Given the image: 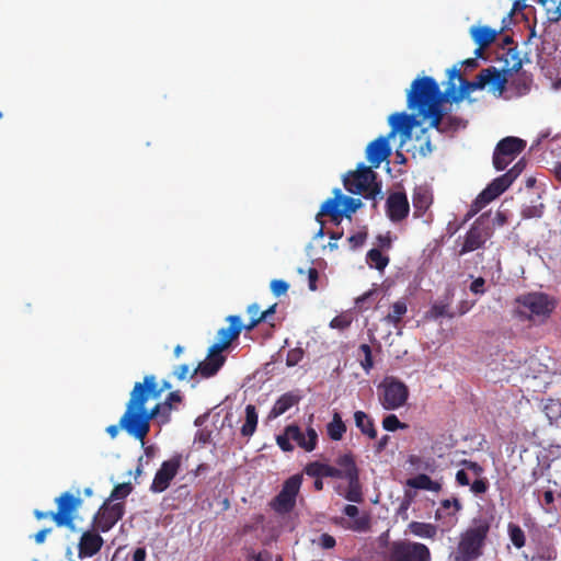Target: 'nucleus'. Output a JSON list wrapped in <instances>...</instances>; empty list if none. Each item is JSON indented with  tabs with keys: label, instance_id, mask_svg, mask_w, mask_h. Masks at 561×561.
Returning <instances> with one entry per match:
<instances>
[{
	"label": "nucleus",
	"instance_id": "f257e3e1",
	"mask_svg": "<svg viewBox=\"0 0 561 561\" xmlns=\"http://www.w3.org/2000/svg\"><path fill=\"white\" fill-rule=\"evenodd\" d=\"M507 79L497 70L496 67L482 69L476 80L465 79L457 67L448 70V84L445 94L454 102L461 101L470 92L482 90L489 87V91L501 96L505 91Z\"/></svg>",
	"mask_w": 561,
	"mask_h": 561
},
{
	"label": "nucleus",
	"instance_id": "f03ea898",
	"mask_svg": "<svg viewBox=\"0 0 561 561\" xmlns=\"http://www.w3.org/2000/svg\"><path fill=\"white\" fill-rule=\"evenodd\" d=\"M146 402L140 388L137 390L133 388L126 410L119 419L121 428L141 443L150 432V421L154 419L151 415V410L145 408Z\"/></svg>",
	"mask_w": 561,
	"mask_h": 561
},
{
	"label": "nucleus",
	"instance_id": "7ed1b4c3",
	"mask_svg": "<svg viewBox=\"0 0 561 561\" xmlns=\"http://www.w3.org/2000/svg\"><path fill=\"white\" fill-rule=\"evenodd\" d=\"M490 531V523L486 519H473L459 538L453 561H476L483 554L485 540Z\"/></svg>",
	"mask_w": 561,
	"mask_h": 561
},
{
	"label": "nucleus",
	"instance_id": "20e7f679",
	"mask_svg": "<svg viewBox=\"0 0 561 561\" xmlns=\"http://www.w3.org/2000/svg\"><path fill=\"white\" fill-rule=\"evenodd\" d=\"M443 94L438 83L432 77H421L412 81L411 88L407 93V104L412 111L417 113L433 111L434 107L442 104Z\"/></svg>",
	"mask_w": 561,
	"mask_h": 561
},
{
	"label": "nucleus",
	"instance_id": "39448f33",
	"mask_svg": "<svg viewBox=\"0 0 561 561\" xmlns=\"http://www.w3.org/2000/svg\"><path fill=\"white\" fill-rule=\"evenodd\" d=\"M376 176L370 167L360 163L355 171H350L344 176V187L352 194H363L365 198L374 199L381 191V185L376 181Z\"/></svg>",
	"mask_w": 561,
	"mask_h": 561
},
{
	"label": "nucleus",
	"instance_id": "423d86ee",
	"mask_svg": "<svg viewBox=\"0 0 561 561\" xmlns=\"http://www.w3.org/2000/svg\"><path fill=\"white\" fill-rule=\"evenodd\" d=\"M517 302L519 316L535 323L545 321L554 309V304L542 293L523 295L517 298Z\"/></svg>",
	"mask_w": 561,
	"mask_h": 561
},
{
	"label": "nucleus",
	"instance_id": "0eeeda50",
	"mask_svg": "<svg viewBox=\"0 0 561 561\" xmlns=\"http://www.w3.org/2000/svg\"><path fill=\"white\" fill-rule=\"evenodd\" d=\"M80 494L81 491L78 489L77 495L64 492L55 500L57 511L50 512V517L58 527H67L72 531L76 530L75 514L83 503Z\"/></svg>",
	"mask_w": 561,
	"mask_h": 561
},
{
	"label": "nucleus",
	"instance_id": "6e6552de",
	"mask_svg": "<svg viewBox=\"0 0 561 561\" xmlns=\"http://www.w3.org/2000/svg\"><path fill=\"white\" fill-rule=\"evenodd\" d=\"M409 398L407 385L394 377H386L378 386V400L385 410L403 407Z\"/></svg>",
	"mask_w": 561,
	"mask_h": 561
},
{
	"label": "nucleus",
	"instance_id": "1a4fd4ad",
	"mask_svg": "<svg viewBox=\"0 0 561 561\" xmlns=\"http://www.w3.org/2000/svg\"><path fill=\"white\" fill-rule=\"evenodd\" d=\"M522 138L507 136L501 139L493 151L492 162L497 171L505 170L526 148Z\"/></svg>",
	"mask_w": 561,
	"mask_h": 561
},
{
	"label": "nucleus",
	"instance_id": "9d476101",
	"mask_svg": "<svg viewBox=\"0 0 561 561\" xmlns=\"http://www.w3.org/2000/svg\"><path fill=\"white\" fill-rule=\"evenodd\" d=\"M387 561H431V551L424 543L398 540L390 545Z\"/></svg>",
	"mask_w": 561,
	"mask_h": 561
},
{
	"label": "nucleus",
	"instance_id": "9b49d317",
	"mask_svg": "<svg viewBox=\"0 0 561 561\" xmlns=\"http://www.w3.org/2000/svg\"><path fill=\"white\" fill-rule=\"evenodd\" d=\"M302 483L300 474H294L288 478L280 492L273 499L271 506L278 514H288L296 506V499Z\"/></svg>",
	"mask_w": 561,
	"mask_h": 561
},
{
	"label": "nucleus",
	"instance_id": "f8f14e48",
	"mask_svg": "<svg viewBox=\"0 0 561 561\" xmlns=\"http://www.w3.org/2000/svg\"><path fill=\"white\" fill-rule=\"evenodd\" d=\"M111 503L105 501L93 517L94 528L99 531L107 533L125 514L124 502Z\"/></svg>",
	"mask_w": 561,
	"mask_h": 561
},
{
	"label": "nucleus",
	"instance_id": "ddd939ff",
	"mask_svg": "<svg viewBox=\"0 0 561 561\" xmlns=\"http://www.w3.org/2000/svg\"><path fill=\"white\" fill-rule=\"evenodd\" d=\"M484 217L485 214L481 215L467 231L459 255L483 248L484 243L492 237L491 227L482 222Z\"/></svg>",
	"mask_w": 561,
	"mask_h": 561
},
{
	"label": "nucleus",
	"instance_id": "4468645a",
	"mask_svg": "<svg viewBox=\"0 0 561 561\" xmlns=\"http://www.w3.org/2000/svg\"><path fill=\"white\" fill-rule=\"evenodd\" d=\"M513 182L504 173L495 178L476 198L471 206V210L468 213V217L476 215L485 205L497 198L503 194Z\"/></svg>",
	"mask_w": 561,
	"mask_h": 561
},
{
	"label": "nucleus",
	"instance_id": "2eb2a0df",
	"mask_svg": "<svg viewBox=\"0 0 561 561\" xmlns=\"http://www.w3.org/2000/svg\"><path fill=\"white\" fill-rule=\"evenodd\" d=\"M181 467V457L175 456L161 463L160 468L154 474L153 481L150 485V491L153 493H161L165 491L171 481L178 474Z\"/></svg>",
	"mask_w": 561,
	"mask_h": 561
},
{
	"label": "nucleus",
	"instance_id": "dca6fc26",
	"mask_svg": "<svg viewBox=\"0 0 561 561\" xmlns=\"http://www.w3.org/2000/svg\"><path fill=\"white\" fill-rule=\"evenodd\" d=\"M227 321L229 322L228 328H221L217 332V342L211 345L215 352L222 353L226 348L230 346L232 341L237 340L243 330L242 322L239 316H229L227 317Z\"/></svg>",
	"mask_w": 561,
	"mask_h": 561
},
{
	"label": "nucleus",
	"instance_id": "f3484780",
	"mask_svg": "<svg viewBox=\"0 0 561 561\" xmlns=\"http://www.w3.org/2000/svg\"><path fill=\"white\" fill-rule=\"evenodd\" d=\"M410 211L407 194L403 192L391 193L386 202V213L392 222L405 219Z\"/></svg>",
	"mask_w": 561,
	"mask_h": 561
},
{
	"label": "nucleus",
	"instance_id": "a211bd4d",
	"mask_svg": "<svg viewBox=\"0 0 561 561\" xmlns=\"http://www.w3.org/2000/svg\"><path fill=\"white\" fill-rule=\"evenodd\" d=\"M344 515L352 518V522L347 525L344 524V519H335V524H339L347 529H351L356 533H366L371 527V520L368 513H363L359 515V510L357 506L353 504H347L343 508Z\"/></svg>",
	"mask_w": 561,
	"mask_h": 561
},
{
	"label": "nucleus",
	"instance_id": "6ab92c4d",
	"mask_svg": "<svg viewBox=\"0 0 561 561\" xmlns=\"http://www.w3.org/2000/svg\"><path fill=\"white\" fill-rule=\"evenodd\" d=\"M225 362L226 356L220 352H215V350L210 347L207 357L198 364L192 376L199 375L203 378H210L219 371Z\"/></svg>",
	"mask_w": 561,
	"mask_h": 561
},
{
	"label": "nucleus",
	"instance_id": "aec40b11",
	"mask_svg": "<svg viewBox=\"0 0 561 561\" xmlns=\"http://www.w3.org/2000/svg\"><path fill=\"white\" fill-rule=\"evenodd\" d=\"M99 530L84 531L78 543V556L80 559L95 556L102 548L104 540L98 533Z\"/></svg>",
	"mask_w": 561,
	"mask_h": 561
},
{
	"label": "nucleus",
	"instance_id": "412c9836",
	"mask_svg": "<svg viewBox=\"0 0 561 561\" xmlns=\"http://www.w3.org/2000/svg\"><path fill=\"white\" fill-rule=\"evenodd\" d=\"M390 137H379L371 141L366 149V158L370 162V168H378L380 163L386 160L390 153L391 148L389 145Z\"/></svg>",
	"mask_w": 561,
	"mask_h": 561
},
{
	"label": "nucleus",
	"instance_id": "4be33fe9",
	"mask_svg": "<svg viewBox=\"0 0 561 561\" xmlns=\"http://www.w3.org/2000/svg\"><path fill=\"white\" fill-rule=\"evenodd\" d=\"M137 388H140L142 397L148 401L150 398H160L162 392L172 388V385L167 380H163L161 385H159L154 375H146L142 382H136L134 385V389L137 390Z\"/></svg>",
	"mask_w": 561,
	"mask_h": 561
},
{
	"label": "nucleus",
	"instance_id": "5701e85b",
	"mask_svg": "<svg viewBox=\"0 0 561 561\" xmlns=\"http://www.w3.org/2000/svg\"><path fill=\"white\" fill-rule=\"evenodd\" d=\"M287 432L291 440L306 451H312L318 443V434L314 428L308 427L307 433L304 434L300 427L296 424L287 425Z\"/></svg>",
	"mask_w": 561,
	"mask_h": 561
},
{
	"label": "nucleus",
	"instance_id": "b1692460",
	"mask_svg": "<svg viewBox=\"0 0 561 561\" xmlns=\"http://www.w3.org/2000/svg\"><path fill=\"white\" fill-rule=\"evenodd\" d=\"M419 115L423 116V118H430V127L439 131L456 129L458 127V119L456 117L448 116L446 119H444V113L442 111L440 104L434 107L433 111H424L419 113Z\"/></svg>",
	"mask_w": 561,
	"mask_h": 561
},
{
	"label": "nucleus",
	"instance_id": "393cba45",
	"mask_svg": "<svg viewBox=\"0 0 561 561\" xmlns=\"http://www.w3.org/2000/svg\"><path fill=\"white\" fill-rule=\"evenodd\" d=\"M413 124L414 117L412 115H408L407 113H393L389 117L391 130L388 137H393L397 133H400L404 139L410 138Z\"/></svg>",
	"mask_w": 561,
	"mask_h": 561
},
{
	"label": "nucleus",
	"instance_id": "a878e982",
	"mask_svg": "<svg viewBox=\"0 0 561 561\" xmlns=\"http://www.w3.org/2000/svg\"><path fill=\"white\" fill-rule=\"evenodd\" d=\"M182 397L179 391H173L168 394L163 402L157 403L151 410V415L161 424L170 422L171 413L173 410V403H180Z\"/></svg>",
	"mask_w": 561,
	"mask_h": 561
},
{
	"label": "nucleus",
	"instance_id": "bb28decb",
	"mask_svg": "<svg viewBox=\"0 0 561 561\" xmlns=\"http://www.w3.org/2000/svg\"><path fill=\"white\" fill-rule=\"evenodd\" d=\"M470 34L474 43L478 45L476 56L481 57L483 49L495 41L497 32L489 26H474L471 27Z\"/></svg>",
	"mask_w": 561,
	"mask_h": 561
},
{
	"label": "nucleus",
	"instance_id": "cd10ccee",
	"mask_svg": "<svg viewBox=\"0 0 561 561\" xmlns=\"http://www.w3.org/2000/svg\"><path fill=\"white\" fill-rule=\"evenodd\" d=\"M334 194L333 198H329L322 204L317 217L329 216L332 221L339 224L343 217L341 209L343 195L339 188L334 190Z\"/></svg>",
	"mask_w": 561,
	"mask_h": 561
},
{
	"label": "nucleus",
	"instance_id": "c85d7f7f",
	"mask_svg": "<svg viewBox=\"0 0 561 561\" xmlns=\"http://www.w3.org/2000/svg\"><path fill=\"white\" fill-rule=\"evenodd\" d=\"M501 61L503 66L501 69V73L508 80V76H512L513 72H517L520 70L523 66L522 58L519 57V51L516 48H508L503 53L501 57Z\"/></svg>",
	"mask_w": 561,
	"mask_h": 561
},
{
	"label": "nucleus",
	"instance_id": "c756f323",
	"mask_svg": "<svg viewBox=\"0 0 561 561\" xmlns=\"http://www.w3.org/2000/svg\"><path fill=\"white\" fill-rule=\"evenodd\" d=\"M305 472L312 478H336L340 479L341 473L336 467L322 463L319 461L310 462L306 466Z\"/></svg>",
	"mask_w": 561,
	"mask_h": 561
},
{
	"label": "nucleus",
	"instance_id": "7c9ffc66",
	"mask_svg": "<svg viewBox=\"0 0 561 561\" xmlns=\"http://www.w3.org/2000/svg\"><path fill=\"white\" fill-rule=\"evenodd\" d=\"M354 422L356 427L360 431L363 435L367 436L370 439H375L377 437L375 422L373 417H370L366 412L355 411Z\"/></svg>",
	"mask_w": 561,
	"mask_h": 561
},
{
	"label": "nucleus",
	"instance_id": "2f4dec72",
	"mask_svg": "<svg viewBox=\"0 0 561 561\" xmlns=\"http://www.w3.org/2000/svg\"><path fill=\"white\" fill-rule=\"evenodd\" d=\"M300 398L291 392L282 394L270 411V417L275 419L287 412L291 407L299 402Z\"/></svg>",
	"mask_w": 561,
	"mask_h": 561
},
{
	"label": "nucleus",
	"instance_id": "473e14b6",
	"mask_svg": "<svg viewBox=\"0 0 561 561\" xmlns=\"http://www.w3.org/2000/svg\"><path fill=\"white\" fill-rule=\"evenodd\" d=\"M336 465L339 466V471L341 473L340 479H345L347 477L354 476L359 473V470L356 466L354 456L352 453H346L341 456H339L335 460Z\"/></svg>",
	"mask_w": 561,
	"mask_h": 561
},
{
	"label": "nucleus",
	"instance_id": "72a5a7b5",
	"mask_svg": "<svg viewBox=\"0 0 561 561\" xmlns=\"http://www.w3.org/2000/svg\"><path fill=\"white\" fill-rule=\"evenodd\" d=\"M348 482L344 497L352 503H362L364 501L363 488L359 481V473L345 478Z\"/></svg>",
	"mask_w": 561,
	"mask_h": 561
},
{
	"label": "nucleus",
	"instance_id": "f704fd0d",
	"mask_svg": "<svg viewBox=\"0 0 561 561\" xmlns=\"http://www.w3.org/2000/svg\"><path fill=\"white\" fill-rule=\"evenodd\" d=\"M408 530L420 538L434 539L437 535V526L431 523L411 522Z\"/></svg>",
	"mask_w": 561,
	"mask_h": 561
},
{
	"label": "nucleus",
	"instance_id": "c9c22d12",
	"mask_svg": "<svg viewBox=\"0 0 561 561\" xmlns=\"http://www.w3.org/2000/svg\"><path fill=\"white\" fill-rule=\"evenodd\" d=\"M257 412L256 408L253 404H248L245 407V420L243 425L241 426V435L244 437H251L257 427Z\"/></svg>",
	"mask_w": 561,
	"mask_h": 561
},
{
	"label": "nucleus",
	"instance_id": "e433bc0d",
	"mask_svg": "<svg viewBox=\"0 0 561 561\" xmlns=\"http://www.w3.org/2000/svg\"><path fill=\"white\" fill-rule=\"evenodd\" d=\"M409 485L419 489L438 492L442 489L439 482L432 480V478L425 473H420L416 477L409 480Z\"/></svg>",
	"mask_w": 561,
	"mask_h": 561
},
{
	"label": "nucleus",
	"instance_id": "4c0bfd02",
	"mask_svg": "<svg viewBox=\"0 0 561 561\" xmlns=\"http://www.w3.org/2000/svg\"><path fill=\"white\" fill-rule=\"evenodd\" d=\"M327 433L332 440H341L346 433V425L339 412L333 413L331 422L327 425Z\"/></svg>",
	"mask_w": 561,
	"mask_h": 561
},
{
	"label": "nucleus",
	"instance_id": "58836bf2",
	"mask_svg": "<svg viewBox=\"0 0 561 561\" xmlns=\"http://www.w3.org/2000/svg\"><path fill=\"white\" fill-rule=\"evenodd\" d=\"M407 302L404 300H398L391 306V310L385 317V321L397 328L401 323L402 318L407 313Z\"/></svg>",
	"mask_w": 561,
	"mask_h": 561
},
{
	"label": "nucleus",
	"instance_id": "ea45409f",
	"mask_svg": "<svg viewBox=\"0 0 561 561\" xmlns=\"http://www.w3.org/2000/svg\"><path fill=\"white\" fill-rule=\"evenodd\" d=\"M412 202L415 210L423 214L430 207L432 197L426 190L419 187L413 193Z\"/></svg>",
	"mask_w": 561,
	"mask_h": 561
},
{
	"label": "nucleus",
	"instance_id": "a19ab883",
	"mask_svg": "<svg viewBox=\"0 0 561 561\" xmlns=\"http://www.w3.org/2000/svg\"><path fill=\"white\" fill-rule=\"evenodd\" d=\"M367 263L370 267H374L382 272L389 264V257L383 255L379 249H370L366 255Z\"/></svg>",
	"mask_w": 561,
	"mask_h": 561
},
{
	"label": "nucleus",
	"instance_id": "79ce46f5",
	"mask_svg": "<svg viewBox=\"0 0 561 561\" xmlns=\"http://www.w3.org/2000/svg\"><path fill=\"white\" fill-rule=\"evenodd\" d=\"M133 492V485L130 482L119 483L114 486L108 499L106 501L114 502L118 500H125Z\"/></svg>",
	"mask_w": 561,
	"mask_h": 561
},
{
	"label": "nucleus",
	"instance_id": "37998d69",
	"mask_svg": "<svg viewBox=\"0 0 561 561\" xmlns=\"http://www.w3.org/2000/svg\"><path fill=\"white\" fill-rule=\"evenodd\" d=\"M508 535L511 538L512 543L520 549L525 546L526 537L524 534V530L516 524H508Z\"/></svg>",
	"mask_w": 561,
	"mask_h": 561
},
{
	"label": "nucleus",
	"instance_id": "c03bdc74",
	"mask_svg": "<svg viewBox=\"0 0 561 561\" xmlns=\"http://www.w3.org/2000/svg\"><path fill=\"white\" fill-rule=\"evenodd\" d=\"M377 296V290L371 289L359 296L355 300V306L359 311H366L371 308Z\"/></svg>",
	"mask_w": 561,
	"mask_h": 561
},
{
	"label": "nucleus",
	"instance_id": "a18cd8bd",
	"mask_svg": "<svg viewBox=\"0 0 561 561\" xmlns=\"http://www.w3.org/2000/svg\"><path fill=\"white\" fill-rule=\"evenodd\" d=\"M416 141L420 142L417 149L421 156L426 157L433 151L432 141L426 128L422 129L421 135L416 137Z\"/></svg>",
	"mask_w": 561,
	"mask_h": 561
},
{
	"label": "nucleus",
	"instance_id": "49530a36",
	"mask_svg": "<svg viewBox=\"0 0 561 561\" xmlns=\"http://www.w3.org/2000/svg\"><path fill=\"white\" fill-rule=\"evenodd\" d=\"M358 352L364 356V358L360 360L362 368L366 373H369L374 367V359L370 346L368 344H360L358 347Z\"/></svg>",
	"mask_w": 561,
	"mask_h": 561
},
{
	"label": "nucleus",
	"instance_id": "de8ad7c7",
	"mask_svg": "<svg viewBox=\"0 0 561 561\" xmlns=\"http://www.w3.org/2000/svg\"><path fill=\"white\" fill-rule=\"evenodd\" d=\"M382 427L388 432H394L407 428L408 424L402 423L396 414H388L382 420Z\"/></svg>",
	"mask_w": 561,
	"mask_h": 561
},
{
	"label": "nucleus",
	"instance_id": "09e8293b",
	"mask_svg": "<svg viewBox=\"0 0 561 561\" xmlns=\"http://www.w3.org/2000/svg\"><path fill=\"white\" fill-rule=\"evenodd\" d=\"M342 205L344 206V208L342 209L343 215L350 217V214L355 213L358 208H360L363 203L358 198L343 196Z\"/></svg>",
	"mask_w": 561,
	"mask_h": 561
},
{
	"label": "nucleus",
	"instance_id": "8fccbe9b",
	"mask_svg": "<svg viewBox=\"0 0 561 561\" xmlns=\"http://www.w3.org/2000/svg\"><path fill=\"white\" fill-rule=\"evenodd\" d=\"M543 204L527 205L523 207L520 215L524 219L540 218L543 214Z\"/></svg>",
	"mask_w": 561,
	"mask_h": 561
},
{
	"label": "nucleus",
	"instance_id": "3c124183",
	"mask_svg": "<svg viewBox=\"0 0 561 561\" xmlns=\"http://www.w3.org/2000/svg\"><path fill=\"white\" fill-rule=\"evenodd\" d=\"M531 79L526 76H520L512 82L518 95H525L529 92Z\"/></svg>",
	"mask_w": 561,
	"mask_h": 561
},
{
	"label": "nucleus",
	"instance_id": "603ef678",
	"mask_svg": "<svg viewBox=\"0 0 561 561\" xmlns=\"http://www.w3.org/2000/svg\"><path fill=\"white\" fill-rule=\"evenodd\" d=\"M304 350L301 347H295L288 351L286 356V365L288 367L296 366L304 358Z\"/></svg>",
	"mask_w": 561,
	"mask_h": 561
},
{
	"label": "nucleus",
	"instance_id": "864d4df0",
	"mask_svg": "<svg viewBox=\"0 0 561 561\" xmlns=\"http://www.w3.org/2000/svg\"><path fill=\"white\" fill-rule=\"evenodd\" d=\"M352 323V318L347 314H340L334 317L330 322V328L345 330Z\"/></svg>",
	"mask_w": 561,
	"mask_h": 561
},
{
	"label": "nucleus",
	"instance_id": "5fc2aeb1",
	"mask_svg": "<svg viewBox=\"0 0 561 561\" xmlns=\"http://www.w3.org/2000/svg\"><path fill=\"white\" fill-rule=\"evenodd\" d=\"M290 440H291V437H289L288 432H287V426H286L284 430V433L276 437V443L283 451H293L294 446L290 443Z\"/></svg>",
	"mask_w": 561,
	"mask_h": 561
},
{
	"label": "nucleus",
	"instance_id": "6e6d98bb",
	"mask_svg": "<svg viewBox=\"0 0 561 561\" xmlns=\"http://www.w3.org/2000/svg\"><path fill=\"white\" fill-rule=\"evenodd\" d=\"M288 288V283L283 279H274L271 282V290L276 297L285 295Z\"/></svg>",
	"mask_w": 561,
	"mask_h": 561
},
{
	"label": "nucleus",
	"instance_id": "4d7b16f0",
	"mask_svg": "<svg viewBox=\"0 0 561 561\" xmlns=\"http://www.w3.org/2000/svg\"><path fill=\"white\" fill-rule=\"evenodd\" d=\"M525 168L526 162L524 159H520L505 174L512 182H514L520 175Z\"/></svg>",
	"mask_w": 561,
	"mask_h": 561
},
{
	"label": "nucleus",
	"instance_id": "13d9d810",
	"mask_svg": "<svg viewBox=\"0 0 561 561\" xmlns=\"http://www.w3.org/2000/svg\"><path fill=\"white\" fill-rule=\"evenodd\" d=\"M489 489V482L485 478L477 479L470 484V490L474 494H483Z\"/></svg>",
	"mask_w": 561,
	"mask_h": 561
},
{
	"label": "nucleus",
	"instance_id": "bf43d9fd",
	"mask_svg": "<svg viewBox=\"0 0 561 561\" xmlns=\"http://www.w3.org/2000/svg\"><path fill=\"white\" fill-rule=\"evenodd\" d=\"M366 238H367L366 232H357V233L348 237L347 241L352 249H357L364 244Z\"/></svg>",
	"mask_w": 561,
	"mask_h": 561
},
{
	"label": "nucleus",
	"instance_id": "052dcab7",
	"mask_svg": "<svg viewBox=\"0 0 561 561\" xmlns=\"http://www.w3.org/2000/svg\"><path fill=\"white\" fill-rule=\"evenodd\" d=\"M440 505L445 510H449L450 507H454V514L460 512L462 510V504L457 497L445 499L440 501Z\"/></svg>",
	"mask_w": 561,
	"mask_h": 561
},
{
	"label": "nucleus",
	"instance_id": "680f3d73",
	"mask_svg": "<svg viewBox=\"0 0 561 561\" xmlns=\"http://www.w3.org/2000/svg\"><path fill=\"white\" fill-rule=\"evenodd\" d=\"M336 545V540L333 536L329 535V534H322L319 538V546L322 548V549H333Z\"/></svg>",
	"mask_w": 561,
	"mask_h": 561
},
{
	"label": "nucleus",
	"instance_id": "e2e57ef3",
	"mask_svg": "<svg viewBox=\"0 0 561 561\" xmlns=\"http://www.w3.org/2000/svg\"><path fill=\"white\" fill-rule=\"evenodd\" d=\"M431 311L435 318L453 317V314L448 313V305L447 304H435V305H433Z\"/></svg>",
	"mask_w": 561,
	"mask_h": 561
},
{
	"label": "nucleus",
	"instance_id": "0e129e2a",
	"mask_svg": "<svg viewBox=\"0 0 561 561\" xmlns=\"http://www.w3.org/2000/svg\"><path fill=\"white\" fill-rule=\"evenodd\" d=\"M484 285L485 279L483 277H478L470 284V290L476 295H482L485 291Z\"/></svg>",
	"mask_w": 561,
	"mask_h": 561
},
{
	"label": "nucleus",
	"instance_id": "69168bd1",
	"mask_svg": "<svg viewBox=\"0 0 561 561\" xmlns=\"http://www.w3.org/2000/svg\"><path fill=\"white\" fill-rule=\"evenodd\" d=\"M319 278L318 270L314 267H310L308 270V282H309V289L314 291L317 290V282Z\"/></svg>",
	"mask_w": 561,
	"mask_h": 561
},
{
	"label": "nucleus",
	"instance_id": "338daca9",
	"mask_svg": "<svg viewBox=\"0 0 561 561\" xmlns=\"http://www.w3.org/2000/svg\"><path fill=\"white\" fill-rule=\"evenodd\" d=\"M190 366L186 364L180 365L175 368L174 375L179 380H184L190 374Z\"/></svg>",
	"mask_w": 561,
	"mask_h": 561
},
{
	"label": "nucleus",
	"instance_id": "774afa93",
	"mask_svg": "<svg viewBox=\"0 0 561 561\" xmlns=\"http://www.w3.org/2000/svg\"><path fill=\"white\" fill-rule=\"evenodd\" d=\"M462 463L468 470H471L477 476H480L483 472V468L476 461L465 460Z\"/></svg>",
	"mask_w": 561,
	"mask_h": 561
}]
</instances>
